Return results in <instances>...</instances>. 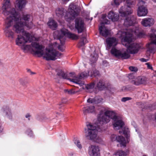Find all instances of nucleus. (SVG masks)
Listing matches in <instances>:
<instances>
[{"label":"nucleus","mask_w":156,"mask_h":156,"mask_svg":"<svg viewBox=\"0 0 156 156\" xmlns=\"http://www.w3.org/2000/svg\"><path fill=\"white\" fill-rule=\"evenodd\" d=\"M1 10L2 13L7 16L5 21L4 33L5 36L9 38L13 39L15 37L14 32L10 28L12 25V30L18 34L23 31L24 26L29 29L32 28L34 26L32 22V16L29 14L23 15V19L25 22H23L20 15L13 7L10 0H4Z\"/></svg>","instance_id":"f257e3e1"},{"label":"nucleus","mask_w":156,"mask_h":156,"mask_svg":"<svg viewBox=\"0 0 156 156\" xmlns=\"http://www.w3.org/2000/svg\"><path fill=\"white\" fill-rule=\"evenodd\" d=\"M136 20L135 17L133 16L126 18L124 20V26L126 27H130V28L126 29L123 31H119L118 34L120 35V37H122V43L127 47V49H123L119 50L112 48L111 52L113 55L118 58L127 59L130 56L128 52L131 54L138 52L140 47L139 44L134 43L130 44V43L134 37H144V34L143 32L140 31L138 27L132 26L135 23Z\"/></svg>","instance_id":"f03ea898"},{"label":"nucleus","mask_w":156,"mask_h":156,"mask_svg":"<svg viewBox=\"0 0 156 156\" xmlns=\"http://www.w3.org/2000/svg\"><path fill=\"white\" fill-rule=\"evenodd\" d=\"M111 119L112 120L113 128L115 130L120 129L124 125V122L117 116L115 111L103 108L98 118V124L89 123L87 125V129L85 132L86 137L97 143H101L102 139L98 135V132L100 131L99 129H101V126L102 124L109 122Z\"/></svg>","instance_id":"7ed1b4c3"},{"label":"nucleus","mask_w":156,"mask_h":156,"mask_svg":"<svg viewBox=\"0 0 156 156\" xmlns=\"http://www.w3.org/2000/svg\"><path fill=\"white\" fill-rule=\"evenodd\" d=\"M57 46L56 42L50 44L44 50V47L36 42H33L31 45L24 44L20 48L25 53L30 52L38 57L42 56L47 61L55 60L60 58L62 54L56 51L55 49Z\"/></svg>","instance_id":"20e7f679"},{"label":"nucleus","mask_w":156,"mask_h":156,"mask_svg":"<svg viewBox=\"0 0 156 156\" xmlns=\"http://www.w3.org/2000/svg\"><path fill=\"white\" fill-rule=\"evenodd\" d=\"M56 72L57 75L60 78L69 80L71 82L78 84L80 86H82L83 88L87 92H91L93 91L95 81L87 84H84L83 81L78 80L74 74L69 73L68 74L61 69H57Z\"/></svg>","instance_id":"39448f33"},{"label":"nucleus","mask_w":156,"mask_h":156,"mask_svg":"<svg viewBox=\"0 0 156 156\" xmlns=\"http://www.w3.org/2000/svg\"><path fill=\"white\" fill-rule=\"evenodd\" d=\"M54 35L57 36L60 42L61 45L58 47V50L63 51L64 50L63 45L66 40V37H68L72 39H77L78 36L73 34L69 32L68 30L63 28L61 30L59 31H56L54 33Z\"/></svg>","instance_id":"423d86ee"},{"label":"nucleus","mask_w":156,"mask_h":156,"mask_svg":"<svg viewBox=\"0 0 156 156\" xmlns=\"http://www.w3.org/2000/svg\"><path fill=\"white\" fill-rule=\"evenodd\" d=\"M120 133H122L126 137V140L125 138L121 136H116L115 135L112 134L110 136V139L112 141H113L116 140L119 142L121 145L123 147H125L127 143H128L129 141V131L128 128L126 126L123 128L122 131H119Z\"/></svg>","instance_id":"0eeeda50"},{"label":"nucleus","mask_w":156,"mask_h":156,"mask_svg":"<svg viewBox=\"0 0 156 156\" xmlns=\"http://www.w3.org/2000/svg\"><path fill=\"white\" fill-rule=\"evenodd\" d=\"M22 35H18L15 39L16 44L20 48L27 43L32 41L35 38L30 34L24 30Z\"/></svg>","instance_id":"6e6552de"},{"label":"nucleus","mask_w":156,"mask_h":156,"mask_svg":"<svg viewBox=\"0 0 156 156\" xmlns=\"http://www.w3.org/2000/svg\"><path fill=\"white\" fill-rule=\"evenodd\" d=\"M68 11V13L65 16L64 18L67 21L70 22L79 15L80 9L77 5L71 3L69 6Z\"/></svg>","instance_id":"1a4fd4ad"},{"label":"nucleus","mask_w":156,"mask_h":156,"mask_svg":"<svg viewBox=\"0 0 156 156\" xmlns=\"http://www.w3.org/2000/svg\"><path fill=\"white\" fill-rule=\"evenodd\" d=\"M126 2L127 5L122 6L119 10L120 16L122 17H126L132 13L131 8L135 3V0H127Z\"/></svg>","instance_id":"9d476101"},{"label":"nucleus","mask_w":156,"mask_h":156,"mask_svg":"<svg viewBox=\"0 0 156 156\" xmlns=\"http://www.w3.org/2000/svg\"><path fill=\"white\" fill-rule=\"evenodd\" d=\"M151 33L149 34V37L151 39V42L147 45L148 51L151 53L154 54L156 51V35L154 33L156 30L154 29H151Z\"/></svg>","instance_id":"9b49d317"},{"label":"nucleus","mask_w":156,"mask_h":156,"mask_svg":"<svg viewBox=\"0 0 156 156\" xmlns=\"http://www.w3.org/2000/svg\"><path fill=\"white\" fill-rule=\"evenodd\" d=\"M106 15L103 14L102 15L101 25L99 27V30L100 34L104 37H107L109 34L108 30L105 26L104 24L107 23V20H106Z\"/></svg>","instance_id":"f8f14e48"},{"label":"nucleus","mask_w":156,"mask_h":156,"mask_svg":"<svg viewBox=\"0 0 156 156\" xmlns=\"http://www.w3.org/2000/svg\"><path fill=\"white\" fill-rule=\"evenodd\" d=\"M138 8L137 10V15L139 16H146L148 10L145 5V2L142 0H139L138 4Z\"/></svg>","instance_id":"ddd939ff"},{"label":"nucleus","mask_w":156,"mask_h":156,"mask_svg":"<svg viewBox=\"0 0 156 156\" xmlns=\"http://www.w3.org/2000/svg\"><path fill=\"white\" fill-rule=\"evenodd\" d=\"M75 28L77 30L78 33L82 32L85 28L83 20L80 17H77L75 19Z\"/></svg>","instance_id":"4468645a"},{"label":"nucleus","mask_w":156,"mask_h":156,"mask_svg":"<svg viewBox=\"0 0 156 156\" xmlns=\"http://www.w3.org/2000/svg\"><path fill=\"white\" fill-rule=\"evenodd\" d=\"M88 154L90 156H100V148L98 146L92 145L88 149Z\"/></svg>","instance_id":"2eb2a0df"},{"label":"nucleus","mask_w":156,"mask_h":156,"mask_svg":"<svg viewBox=\"0 0 156 156\" xmlns=\"http://www.w3.org/2000/svg\"><path fill=\"white\" fill-rule=\"evenodd\" d=\"M141 23L144 27H150L154 23V20L152 18H146L142 19Z\"/></svg>","instance_id":"dca6fc26"},{"label":"nucleus","mask_w":156,"mask_h":156,"mask_svg":"<svg viewBox=\"0 0 156 156\" xmlns=\"http://www.w3.org/2000/svg\"><path fill=\"white\" fill-rule=\"evenodd\" d=\"M146 80V78L144 76H138L135 78L134 80L131 81V83L136 85H139L144 83Z\"/></svg>","instance_id":"f3484780"},{"label":"nucleus","mask_w":156,"mask_h":156,"mask_svg":"<svg viewBox=\"0 0 156 156\" xmlns=\"http://www.w3.org/2000/svg\"><path fill=\"white\" fill-rule=\"evenodd\" d=\"M107 48L108 49H110L112 46H115L117 44V41L115 38L113 37L108 38L106 39Z\"/></svg>","instance_id":"a211bd4d"},{"label":"nucleus","mask_w":156,"mask_h":156,"mask_svg":"<svg viewBox=\"0 0 156 156\" xmlns=\"http://www.w3.org/2000/svg\"><path fill=\"white\" fill-rule=\"evenodd\" d=\"M83 113L86 115L87 113H96V110L94 106L90 105L84 107L83 109Z\"/></svg>","instance_id":"6ab92c4d"},{"label":"nucleus","mask_w":156,"mask_h":156,"mask_svg":"<svg viewBox=\"0 0 156 156\" xmlns=\"http://www.w3.org/2000/svg\"><path fill=\"white\" fill-rule=\"evenodd\" d=\"M107 16L109 19L115 22L118 20L119 16L118 14L111 11L108 13Z\"/></svg>","instance_id":"aec40b11"},{"label":"nucleus","mask_w":156,"mask_h":156,"mask_svg":"<svg viewBox=\"0 0 156 156\" xmlns=\"http://www.w3.org/2000/svg\"><path fill=\"white\" fill-rule=\"evenodd\" d=\"M27 3V0H16L15 4V7L20 10Z\"/></svg>","instance_id":"412c9836"},{"label":"nucleus","mask_w":156,"mask_h":156,"mask_svg":"<svg viewBox=\"0 0 156 156\" xmlns=\"http://www.w3.org/2000/svg\"><path fill=\"white\" fill-rule=\"evenodd\" d=\"M0 112L3 115L5 116L12 113L11 110L7 106H3L0 110Z\"/></svg>","instance_id":"4be33fe9"},{"label":"nucleus","mask_w":156,"mask_h":156,"mask_svg":"<svg viewBox=\"0 0 156 156\" xmlns=\"http://www.w3.org/2000/svg\"><path fill=\"white\" fill-rule=\"evenodd\" d=\"M102 100V98L101 97H96L94 98H89L87 100V102L93 104H96L100 103Z\"/></svg>","instance_id":"5701e85b"},{"label":"nucleus","mask_w":156,"mask_h":156,"mask_svg":"<svg viewBox=\"0 0 156 156\" xmlns=\"http://www.w3.org/2000/svg\"><path fill=\"white\" fill-rule=\"evenodd\" d=\"M47 25L51 29L53 30H55L57 27V22L51 19H49L47 23Z\"/></svg>","instance_id":"b1692460"},{"label":"nucleus","mask_w":156,"mask_h":156,"mask_svg":"<svg viewBox=\"0 0 156 156\" xmlns=\"http://www.w3.org/2000/svg\"><path fill=\"white\" fill-rule=\"evenodd\" d=\"M88 42L85 36H83L82 37L80 38V41L78 44V47L81 48L82 49H83V47L85 44L87 43Z\"/></svg>","instance_id":"393cba45"},{"label":"nucleus","mask_w":156,"mask_h":156,"mask_svg":"<svg viewBox=\"0 0 156 156\" xmlns=\"http://www.w3.org/2000/svg\"><path fill=\"white\" fill-rule=\"evenodd\" d=\"M64 12V9L62 8H57L56 9L55 11L56 16L60 18H61L63 16Z\"/></svg>","instance_id":"a878e982"},{"label":"nucleus","mask_w":156,"mask_h":156,"mask_svg":"<svg viewBox=\"0 0 156 156\" xmlns=\"http://www.w3.org/2000/svg\"><path fill=\"white\" fill-rule=\"evenodd\" d=\"M70 73L74 74L76 77L77 78L78 80H80L82 78L86 77L89 75L90 76V72H88V73L86 72H83L80 74L79 77L77 76L75 73Z\"/></svg>","instance_id":"bb28decb"},{"label":"nucleus","mask_w":156,"mask_h":156,"mask_svg":"<svg viewBox=\"0 0 156 156\" xmlns=\"http://www.w3.org/2000/svg\"><path fill=\"white\" fill-rule=\"evenodd\" d=\"M128 153V151H124L121 150H119L114 154L113 156H126Z\"/></svg>","instance_id":"cd10ccee"},{"label":"nucleus","mask_w":156,"mask_h":156,"mask_svg":"<svg viewBox=\"0 0 156 156\" xmlns=\"http://www.w3.org/2000/svg\"><path fill=\"white\" fill-rule=\"evenodd\" d=\"M98 58V55L94 51L93 54H91L90 56V61L91 62L94 63L97 61Z\"/></svg>","instance_id":"c85d7f7f"},{"label":"nucleus","mask_w":156,"mask_h":156,"mask_svg":"<svg viewBox=\"0 0 156 156\" xmlns=\"http://www.w3.org/2000/svg\"><path fill=\"white\" fill-rule=\"evenodd\" d=\"M99 74V72L94 69H93L90 72V76L91 77H96L98 76Z\"/></svg>","instance_id":"c756f323"},{"label":"nucleus","mask_w":156,"mask_h":156,"mask_svg":"<svg viewBox=\"0 0 156 156\" xmlns=\"http://www.w3.org/2000/svg\"><path fill=\"white\" fill-rule=\"evenodd\" d=\"M104 86V83L102 80H100L97 84V87L99 89H102Z\"/></svg>","instance_id":"7c9ffc66"},{"label":"nucleus","mask_w":156,"mask_h":156,"mask_svg":"<svg viewBox=\"0 0 156 156\" xmlns=\"http://www.w3.org/2000/svg\"><path fill=\"white\" fill-rule=\"evenodd\" d=\"M74 143L76 146L79 149H81L82 148V146L79 140H75Z\"/></svg>","instance_id":"2f4dec72"},{"label":"nucleus","mask_w":156,"mask_h":156,"mask_svg":"<svg viewBox=\"0 0 156 156\" xmlns=\"http://www.w3.org/2000/svg\"><path fill=\"white\" fill-rule=\"evenodd\" d=\"M125 0H113L114 4L115 5L118 6L123 1H124Z\"/></svg>","instance_id":"473e14b6"},{"label":"nucleus","mask_w":156,"mask_h":156,"mask_svg":"<svg viewBox=\"0 0 156 156\" xmlns=\"http://www.w3.org/2000/svg\"><path fill=\"white\" fill-rule=\"evenodd\" d=\"M65 92L67 93L68 94H74L75 93V92L72 89H70L69 90H67V89L65 90Z\"/></svg>","instance_id":"72a5a7b5"},{"label":"nucleus","mask_w":156,"mask_h":156,"mask_svg":"<svg viewBox=\"0 0 156 156\" xmlns=\"http://www.w3.org/2000/svg\"><path fill=\"white\" fill-rule=\"evenodd\" d=\"M129 69L131 71L136 72L138 70V69L136 67L133 66H130L129 67Z\"/></svg>","instance_id":"f704fd0d"},{"label":"nucleus","mask_w":156,"mask_h":156,"mask_svg":"<svg viewBox=\"0 0 156 156\" xmlns=\"http://www.w3.org/2000/svg\"><path fill=\"white\" fill-rule=\"evenodd\" d=\"M26 133L30 136H31L33 135L32 132L30 129H28L27 130L26 132Z\"/></svg>","instance_id":"c9c22d12"},{"label":"nucleus","mask_w":156,"mask_h":156,"mask_svg":"<svg viewBox=\"0 0 156 156\" xmlns=\"http://www.w3.org/2000/svg\"><path fill=\"white\" fill-rule=\"evenodd\" d=\"M131 99V98L126 97H124L122 98L121 101L123 102H125L126 101L129 100Z\"/></svg>","instance_id":"e433bc0d"},{"label":"nucleus","mask_w":156,"mask_h":156,"mask_svg":"<svg viewBox=\"0 0 156 156\" xmlns=\"http://www.w3.org/2000/svg\"><path fill=\"white\" fill-rule=\"evenodd\" d=\"M128 77L129 79L131 80H134V79L135 78L133 74H129Z\"/></svg>","instance_id":"4c0bfd02"},{"label":"nucleus","mask_w":156,"mask_h":156,"mask_svg":"<svg viewBox=\"0 0 156 156\" xmlns=\"http://www.w3.org/2000/svg\"><path fill=\"white\" fill-rule=\"evenodd\" d=\"M6 117L8 119L11 120L12 119V113L6 116Z\"/></svg>","instance_id":"58836bf2"},{"label":"nucleus","mask_w":156,"mask_h":156,"mask_svg":"<svg viewBox=\"0 0 156 156\" xmlns=\"http://www.w3.org/2000/svg\"><path fill=\"white\" fill-rule=\"evenodd\" d=\"M31 116V115L30 113H27L26 114L25 117L26 118H27L28 120H30Z\"/></svg>","instance_id":"ea45409f"},{"label":"nucleus","mask_w":156,"mask_h":156,"mask_svg":"<svg viewBox=\"0 0 156 156\" xmlns=\"http://www.w3.org/2000/svg\"><path fill=\"white\" fill-rule=\"evenodd\" d=\"M146 65L147 66L148 68L150 69H152V67L151 65H150L149 63H146Z\"/></svg>","instance_id":"a19ab883"},{"label":"nucleus","mask_w":156,"mask_h":156,"mask_svg":"<svg viewBox=\"0 0 156 156\" xmlns=\"http://www.w3.org/2000/svg\"><path fill=\"white\" fill-rule=\"evenodd\" d=\"M140 60L142 62H146L148 61V59L144 58H141L140 59Z\"/></svg>","instance_id":"79ce46f5"},{"label":"nucleus","mask_w":156,"mask_h":156,"mask_svg":"<svg viewBox=\"0 0 156 156\" xmlns=\"http://www.w3.org/2000/svg\"><path fill=\"white\" fill-rule=\"evenodd\" d=\"M69 156H76V155L75 154L71 153L69 154Z\"/></svg>","instance_id":"37998d69"},{"label":"nucleus","mask_w":156,"mask_h":156,"mask_svg":"<svg viewBox=\"0 0 156 156\" xmlns=\"http://www.w3.org/2000/svg\"><path fill=\"white\" fill-rule=\"evenodd\" d=\"M23 80L22 79H20L19 80V82L22 84L23 83L22 82L23 81Z\"/></svg>","instance_id":"c03bdc74"},{"label":"nucleus","mask_w":156,"mask_h":156,"mask_svg":"<svg viewBox=\"0 0 156 156\" xmlns=\"http://www.w3.org/2000/svg\"><path fill=\"white\" fill-rule=\"evenodd\" d=\"M30 74L31 75L32 74H35V73L34 72H30Z\"/></svg>","instance_id":"a18cd8bd"},{"label":"nucleus","mask_w":156,"mask_h":156,"mask_svg":"<svg viewBox=\"0 0 156 156\" xmlns=\"http://www.w3.org/2000/svg\"><path fill=\"white\" fill-rule=\"evenodd\" d=\"M27 72L30 73V72H31V71L30 70V69H27Z\"/></svg>","instance_id":"49530a36"},{"label":"nucleus","mask_w":156,"mask_h":156,"mask_svg":"<svg viewBox=\"0 0 156 156\" xmlns=\"http://www.w3.org/2000/svg\"><path fill=\"white\" fill-rule=\"evenodd\" d=\"M153 156H156V152H155L154 153Z\"/></svg>","instance_id":"de8ad7c7"},{"label":"nucleus","mask_w":156,"mask_h":156,"mask_svg":"<svg viewBox=\"0 0 156 156\" xmlns=\"http://www.w3.org/2000/svg\"><path fill=\"white\" fill-rule=\"evenodd\" d=\"M155 121H156V113L155 114Z\"/></svg>","instance_id":"09e8293b"},{"label":"nucleus","mask_w":156,"mask_h":156,"mask_svg":"<svg viewBox=\"0 0 156 156\" xmlns=\"http://www.w3.org/2000/svg\"><path fill=\"white\" fill-rule=\"evenodd\" d=\"M63 1H69V0H62Z\"/></svg>","instance_id":"8fccbe9b"},{"label":"nucleus","mask_w":156,"mask_h":156,"mask_svg":"<svg viewBox=\"0 0 156 156\" xmlns=\"http://www.w3.org/2000/svg\"><path fill=\"white\" fill-rule=\"evenodd\" d=\"M153 1L156 3V0H153Z\"/></svg>","instance_id":"3c124183"},{"label":"nucleus","mask_w":156,"mask_h":156,"mask_svg":"<svg viewBox=\"0 0 156 156\" xmlns=\"http://www.w3.org/2000/svg\"><path fill=\"white\" fill-rule=\"evenodd\" d=\"M143 156H146L145 155H143Z\"/></svg>","instance_id":"603ef678"},{"label":"nucleus","mask_w":156,"mask_h":156,"mask_svg":"<svg viewBox=\"0 0 156 156\" xmlns=\"http://www.w3.org/2000/svg\"><path fill=\"white\" fill-rule=\"evenodd\" d=\"M101 130L102 131V129H101Z\"/></svg>","instance_id":"864d4df0"}]
</instances>
